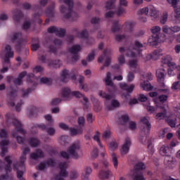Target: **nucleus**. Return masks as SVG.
Here are the masks:
<instances>
[{
    "label": "nucleus",
    "instance_id": "obj_45",
    "mask_svg": "<svg viewBox=\"0 0 180 180\" xmlns=\"http://www.w3.org/2000/svg\"><path fill=\"white\" fill-rule=\"evenodd\" d=\"M47 4H49V0H39V5H34L32 8L34 10L41 9V8H44Z\"/></svg>",
    "mask_w": 180,
    "mask_h": 180
},
{
    "label": "nucleus",
    "instance_id": "obj_34",
    "mask_svg": "<svg viewBox=\"0 0 180 180\" xmlns=\"http://www.w3.org/2000/svg\"><path fill=\"white\" fill-rule=\"evenodd\" d=\"M27 75V72L26 71L20 73L18 78L13 80V83L15 84V85H22V84L23 83V78H25Z\"/></svg>",
    "mask_w": 180,
    "mask_h": 180
},
{
    "label": "nucleus",
    "instance_id": "obj_17",
    "mask_svg": "<svg viewBox=\"0 0 180 180\" xmlns=\"http://www.w3.org/2000/svg\"><path fill=\"white\" fill-rule=\"evenodd\" d=\"M48 33L54 34L59 37H63L65 34V30L62 28H58L56 26L49 27L48 28Z\"/></svg>",
    "mask_w": 180,
    "mask_h": 180
},
{
    "label": "nucleus",
    "instance_id": "obj_20",
    "mask_svg": "<svg viewBox=\"0 0 180 180\" xmlns=\"http://www.w3.org/2000/svg\"><path fill=\"white\" fill-rule=\"evenodd\" d=\"M53 44H54V46L51 45L49 46V51L50 53H53L54 54H56V53H57V49H60V47L63 46V41L59 39H54L53 40Z\"/></svg>",
    "mask_w": 180,
    "mask_h": 180
},
{
    "label": "nucleus",
    "instance_id": "obj_3",
    "mask_svg": "<svg viewBox=\"0 0 180 180\" xmlns=\"http://www.w3.org/2000/svg\"><path fill=\"white\" fill-rule=\"evenodd\" d=\"M155 119L158 120V122H160V120H163V119H166V122L168 123L170 127H175L176 125V118H175L174 115L167 117V110L164 108L161 112L156 114Z\"/></svg>",
    "mask_w": 180,
    "mask_h": 180
},
{
    "label": "nucleus",
    "instance_id": "obj_36",
    "mask_svg": "<svg viewBox=\"0 0 180 180\" xmlns=\"http://www.w3.org/2000/svg\"><path fill=\"white\" fill-rule=\"evenodd\" d=\"M22 155L20 157V162H25L26 161V155L30 153V148L22 146L21 148Z\"/></svg>",
    "mask_w": 180,
    "mask_h": 180
},
{
    "label": "nucleus",
    "instance_id": "obj_31",
    "mask_svg": "<svg viewBox=\"0 0 180 180\" xmlns=\"http://www.w3.org/2000/svg\"><path fill=\"white\" fill-rule=\"evenodd\" d=\"M120 87L121 88V89H122V91H126V92L127 93V95H129V94H131V92L134 91V85L133 84L129 85L126 83H121L120 84Z\"/></svg>",
    "mask_w": 180,
    "mask_h": 180
},
{
    "label": "nucleus",
    "instance_id": "obj_60",
    "mask_svg": "<svg viewBox=\"0 0 180 180\" xmlns=\"http://www.w3.org/2000/svg\"><path fill=\"white\" fill-rule=\"evenodd\" d=\"M124 13H126V8L122 6H118L116 11V14L117 15V16H122Z\"/></svg>",
    "mask_w": 180,
    "mask_h": 180
},
{
    "label": "nucleus",
    "instance_id": "obj_24",
    "mask_svg": "<svg viewBox=\"0 0 180 180\" xmlns=\"http://www.w3.org/2000/svg\"><path fill=\"white\" fill-rule=\"evenodd\" d=\"M61 96L64 101H71L72 99V91L68 87H65L62 89Z\"/></svg>",
    "mask_w": 180,
    "mask_h": 180
},
{
    "label": "nucleus",
    "instance_id": "obj_53",
    "mask_svg": "<svg viewBox=\"0 0 180 180\" xmlns=\"http://www.w3.org/2000/svg\"><path fill=\"white\" fill-rule=\"evenodd\" d=\"M30 117H34L37 116V109L34 106H31L29 110Z\"/></svg>",
    "mask_w": 180,
    "mask_h": 180
},
{
    "label": "nucleus",
    "instance_id": "obj_29",
    "mask_svg": "<svg viewBox=\"0 0 180 180\" xmlns=\"http://www.w3.org/2000/svg\"><path fill=\"white\" fill-rule=\"evenodd\" d=\"M144 50V45L139 41H136V57L140 58L143 57V51Z\"/></svg>",
    "mask_w": 180,
    "mask_h": 180
},
{
    "label": "nucleus",
    "instance_id": "obj_63",
    "mask_svg": "<svg viewBox=\"0 0 180 180\" xmlns=\"http://www.w3.org/2000/svg\"><path fill=\"white\" fill-rule=\"evenodd\" d=\"M174 13L176 14L174 15L175 19H179L180 18V6H176L174 7Z\"/></svg>",
    "mask_w": 180,
    "mask_h": 180
},
{
    "label": "nucleus",
    "instance_id": "obj_18",
    "mask_svg": "<svg viewBox=\"0 0 180 180\" xmlns=\"http://www.w3.org/2000/svg\"><path fill=\"white\" fill-rule=\"evenodd\" d=\"M141 122L142 124H144L146 126L145 128H143V133L145 134H148L150 133V131L151 130V123H150V117H143L141 119Z\"/></svg>",
    "mask_w": 180,
    "mask_h": 180
},
{
    "label": "nucleus",
    "instance_id": "obj_28",
    "mask_svg": "<svg viewBox=\"0 0 180 180\" xmlns=\"http://www.w3.org/2000/svg\"><path fill=\"white\" fill-rule=\"evenodd\" d=\"M140 88L141 89L146 91V92H149V91H153V89H154V86L151 85V84L149 83V82L141 80Z\"/></svg>",
    "mask_w": 180,
    "mask_h": 180
},
{
    "label": "nucleus",
    "instance_id": "obj_1",
    "mask_svg": "<svg viewBox=\"0 0 180 180\" xmlns=\"http://www.w3.org/2000/svg\"><path fill=\"white\" fill-rule=\"evenodd\" d=\"M6 123L8 127L14 126L15 130L11 132L12 137H15L18 144H23L25 138L18 136V133L26 134V131L22 128V123L16 119V117L12 114L6 115Z\"/></svg>",
    "mask_w": 180,
    "mask_h": 180
},
{
    "label": "nucleus",
    "instance_id": "obj_27",
    "mask_svg": "<svg viewBox=\"0 0 180 180\" xmlns=\"http://www.w3.org/2000/svg\"><path fill=\"white\" fill-rule=\"evenodd\" d=\"M129 120L130 117H129L128 114L122 115L119 119V124L127 129Z\"/></svg>",
    "mask_w": 180,
    "mask_h": 180
},
{
    "label": "nucleus",
    "instance_id": "obj_38",
    "mask_svg": "<svg viewBox=\"0 0 180 180\" xmlns=\"http://www.w3.org/2000/svg\"><path fill=\"white\" fill-rule=\"evenodd\" d=\"M149 13L150 16L153 19H157L160 16V11L154 6H149Z\"/></svg>",
    "mask_w": 180,
    "mask_h": 180
},
{
    "label": "nucleus",
    "instance_id": "obj_50",
    "mask_svg": "<svg viewBox=\"0 0 180 180\" xmlns=\"http://www.w3.org/2000/svg\"><path fill=\"white\" fill-rule=\"evenodd\" d=\"M128 176L129 179L136 180V165H134V168L131 169L128 172Z\"/></svg>",
    "mask_w": 180,
    "mask_h": 180
},
{
    "label": "nucleus",
    "instance_id": "obj_40",
    "mask_svg": "<svg viewBox=\"0 0 180 180\" xmlns=\"http://www.w3.org/2000/svg\"><path fill=\"white\" fill-rule=\"evenodd\" d=\"M98 95L103 99H105L107 101H112V99H114L115 95L113 94H109L103 91H98Z\"/></svg>",
    "mask_w": 180,
    "mask_h": 180
},
{
    "label": "nucleus",
    "instance_id": "obj_32",
    "mask_svg": "<svg viewBox=\"0 0 180 180\" xmlns=\"http://www.w3.org/2000/svg\"><path fill=\"white\" fill-rule=\"evenodd\" d=\"M8 103L10 106H15V103L13 102V99L18 96V91L12 89L11 91L8 94Z\"/></svg>",
    "mask_w": 180,
    "mask_h": 180
},
{
    "label": "nucleus",
    "instance_id": "obj_62",
    "mask_svg": "<svg viewBox=\"0 0 180 180\" xmlns=\"http://www.w3.org/2000/svg\"><path fill=\"white\" fill-rule=\"evenodd\" d=\"M95 58V50H93L90 53H89L86 60L89 61V63H91V61H93Z\"/></svg>",
    "mask_w": 180,
    "mask_h": 180
},
{
    "label": "nucleus",
    "instance_id": "obj_2",
    "mask_svg": "<svg viewBox=\"0 0 180 180\" xmlns=\"http://www.w3.org/2000/svg\"><path fill=\"white\" fill-rule=\"evenodd\" d=\"M62 4L59 8L60 13H62L65 19H69V20H77L78 18V14L75 13L72 8H74V1L73 0H59Z\"/></svg>",
    "mask_w": 180,
    "mask_h": 180
},
{
    "label": "nucleus",
    "instance_id": "obj_30",
    "mask_svg": "<svg viewBox=\"0 0 180 180\" xmlns=\"http://www.w3.org/2000/svg\"><path fill=\"white\" fill-rule=\"evenodd\" d=\"M144 50V45L139 41H136V57L140 58L143 57V51Z\"/></svg>",
    "mask_w": 180,
    "mask_h": 180
},
{
    "label": "nucleus",
    "instance_id": "obj_64",
    "mask_svg": "<svg viewBox=\"0 0 180 180\" xmlns=\"http://www.w3.org/2000/svg\"><path fill=\"white\" fill-rule=\"evenodd\" d=\"M171 32L172 33H179L180 26L179 25L171 26Z\"/></svg>",
    "mask_w": 180,
    "mask_h": 180
},
{
    "label": "nucleus",
    "instance_id": "obj_58",
    "mask_svg": "<svg viewBox=\"0 0 180 180\" xmlns=\"http://www.w3.org/2000/svg\"><path fill=\"white\" fill-rule=\"evenodd\" d=\"M149 7H143L139 9L137 12V15H148Z\"/></svg>",
    "mask_w": 180,
    "mask_h": 180
},
{
    "label": "nucleus",
    "instance_id": "obj_5",
    "mask_svg": "<svg viewBox=\"0 0 180 180\" xmlns=\"http://www.w3.org/2000/svg\"><path fill=\"white\" fill-rule=\"evenodd\" d=\"M8 132L5 129H1L0 131V139H4V140L0 141V146H1V155L5 157V154L8 153V148L5 146L9 144V140H8Z\"/></svg>",
    "mask_w": 180,
    "mask_h": 180
},
{
    "label": "nucleus",
    "instance_id": "obj_59",
    "mask_svg": "<svg viewBox=\"0 0 180 180\" xmlns=\"http://www.w3.org/2000/svg\"><path fill=\"white\" fill-rule=\"evenodd\" d=\"M30 144L32 147H37L40 144V141L37 139L32 138L30 139Z\"/></svg>",
    "mask_w": 180,
    "mask_h": 180
},
{
    "label": "nucleus",
    "instance_id": "obj_11",
    "mask_svg": "<svg viewBox=\"0 0 180 180\" xmlns=\"http://www.w3.org/2000/svg\"><path fill=\"white\" fill-rule=\"evenodd\" d=\"M111 75L110 72H108L106 73L105 77L103 79V82H105V85L107 86H109L107 89L108 92H115L117 89L116 88V85L113 83V81H112V79H110Z\"/></svg>",
    "mask_w": 180,
    "mask_h": 180
},
{
    "label": "nucleus",
    "instance_id": "obj_61",
    "mask_svg": "<svg viewBox=\"0 0 180 180\" xmlns=\"http://www.w3.org/2000/svg\"><path fill=\"white\" fill-rule=\"evenodd\" d=\"M167 20H168V13L165 12L162 15V17L160 18V23L162 25H165Z\"/></svg>",
    "mask_w": 180,
    "mask_h": 180
},
{
    "label": "nucleus",
    "instance_id": "obj_12",
    "mask_svg": "<svg viewBox=\"0 0 180 180\" xmlns=\"http://www.w3.org/2000/svg\"><path fill=\"white\" fill-rule=\"evenodd\" d=\"M146 169V165L141 162H139L136 165V180H146L144 176H143V171Z\"/></svg>",
    "mask_w": 180,
    "mask_h": 180
},
{
    "label": "nucleus",
    "instance_id": "obj_57",
    "mask_svg": "<svg viewBox=\"0 0 180 180\" xmlns=\"http://www.w3.org/2000/svg\"><path fill=\"white\" fill-rule=\"evenodd\" d=\"M115 2L116 0H109L105 3L106 9H113L115 8Z\"/></svg>",
    "mask_w": 180,
    "mask_h": 180
},
{
    "label": "nucleus",
    "instance_id": "obj_22",
    "mask_svg": "<svg viewBox=\"0 0 180 180\" xmlns=\"http://www.w3.org/2000/svg\"><path fill=\"white\" fill-rule=\"evenodd\" d=\"M56 8V2L52 1L49 6H48L45 10L46 15L48 18H54V15L56 13V11L54 8Z\"/></svg>",
    "mask_w": 180,
    "mask_h": 180
},
{
    "label": "nucleus",
    "instance_id": "obj_42",
    "mask_svg": "<svg viewBox=\"0 0 180 180\" xmlns=\"http://www.w3.org/2000/svg\"><path fill=\"white\" fill-rule=\"evenodd\" d=\"M68 77H70V72L66 69L62 70L60 77L61 82H68Z\"/></svg>",
    "mask_w": 180,
    "mask_h": 180
},
{
    "label": "nucleus",
    "instance_id": "obj_35",
    "mask_svg": "<svg viewBox=\"0 0 180 180\" xmlns=\"http://www.w3.org/2000/svg\"><path fill=\"white\" fill-rule=\"evenodd\" d=\"M30 157L32 160H39L44 157V153L41 149H37L35 153L30 154Z\"/></svg>",
    "mask_w": 180,
    "mask_h": 180
},
{
    "label": "nucleus",
    "instance_id": "obj_15",
    "mask_svg": "<svg viewBox=\"0 0 180 180\" xmlns=\"http://www.w3.org/2000/svg\"><path fill=\"white\" fill-rule=\"evenodd\" d=\"M34 127H37L38 129H41V130L46 131L49 136H54V134H56V129L49 127V125L44 124H36Z\"/></svg>",
    "mask_w": 180,
    "mask_h": 180
},
{
    "label": "nucleus",
    "instance_id": "obj_10",
    "mask_svg": "<svg viewBox=\"0 0 180 180\" xmlns=\"http://www.w3.org/2000/svg\"><path fill=\"white\" fill-rule=\"evenodd\" d=\"M79 150H81V145L79 144V142H76L69 147L68 151L73 160H78V158H79V155H78V151H79Z\"/></svg>",
    "mask_w": 180,
    "mask_h": 180
},
{
    "label": "nucleus",
    "instance_id": "obj_46",
    "mask_svg": "<svg viewBox=\"0 0 180 180\" xmlns=\"http://www.w3.org/2000/svg\"><path fill=\"white\" fill-rule=\"evenodd\" d=\"M22 18H23V13H22V11H20V10L16 9L14 11L13 15L14 20H15L16 22H19L22 19Z\"/></svg>",
    "mask_w": 180,
    "mask_h": 180
},
{
    "label": "nucleus",
    "instance_id": "obj_25",
    "mask_svg": "<svg viewBox=\"0 0 180 180\" xmlns=\"http://www.w3.org/2000/svg\"><path fill=\"white\" fill-rule=\"evenodd\" d=\"M165 42V39H162L160 37H157L155 35L150 36L148 39V43L150 46H157L158 43H164Z\"/></svg>",
    "mask_w": 180,
    "mask_h": 180
},
{
    "label": "nucleus",
    "instance_id": "obj_4",
    "mask_svg": "<svg viewBox=\"0 0 180 180\" xmlns=\"http://www.w3.org/2000/svg\"><path fill=\"white\" fill-rule=\"evenodd\" d=\"M162 64L167 65V67H172L173 70H175L179 72L176 76V79L180 81V65L172 62V56L171 55H166L163 56L161 59Z\"/></svg>",
    "mask_w": 180,
    "mask_h": 180
},
{
    "label": "nucleus",
    "instance_id": "obj_48",
    "mask_svg": "<svg viewBox=\"0 0 180 180\" xmlns=\"http://www.w3.org/2000/svg\"><path fill=\"white\" fill-rule=\"evenodd\" d=\"M41 84H44L45 85H51L53 84V79L49 77H41L39 79Z\"/></svg>",
    "mask_w": 180,
    "mask_h": 180
},
{
    "label": "nucleus",
    "instance_id": "obj_7",
    "mask_svg": "<svg viewBox=\"0 0 180 180\" xmlns=\"http://www.w3.org/2000/svg\"><path fill=\"white\" fill-rule=\"evenodd\" d=\"M11 158H12L11 156H6L4 158V161L7 162V165L4 167L6 174L0 176V180H13L11 176L8 175V173L12 171V160Z\"/></svg>",
    "mask_w": 180,
    "mask_h": 180
},
{
    "label": "nucleus",
    "instance_id": "obj_44",
    "mask_svg": "<svg viewBox=\"0 0 180 180\" xmlns=\"http://www.w3.org/2000/svg\"><path fill=\"white\" fill-rule=\"evenodd\" d=\"M153 75L150 72L143 73L141 75V81H153Z\"/></svg>",
    "mask_w": 180,
    "mask_h": 180
},
{
    "label": "nucleus",
    "instance_id": "obj_56",
    "mask_svg": "<svg viewBox=\"0 0 180 180\" xmlns=\"http://www.w3.org/2000/svg\"><path fill=\"white\" fill-rule=\"evenodd\" d=\"M111 157L114 167L117 169V166L119 165V160H117V157L116 156L115 153H112Z\"/></svg>",
    "mask_w": 180,
    "mask_h": 180
},
{
    "label": "nucleus",
    "instance_id": "obj_9",
    "mask_svg": "<svg viewBox=\"0 0 180 180\" xmlns=\"http://www.w3.org/2000/svg\"><path fill=\"white\" fill-rule=\"evenodd\" d=\"M161 57H162V49H158L152 51L151 53L146 54L143 57V60L145 61H150V60L157 61V60H160Z\"/></svg>",
    "mask_w": 180,
    "mask_h": 180
},
{
    "label": "nucleus",
    "instance_id": "obj_43",
    "mask_svg": "<svg viewBox=\"0 0 180 180\" xmlns=\"http://www.w3.org/2000/svg\"><path fill=\"white\" fill-rule=\"evenodd\" d=\"M143 106L145 109L147 110V112H148L149 113H154V112H155L156 110L155 107L151 105V104L150 103V101H147L146 103H144Z\"/></svg>",
    "mask_w": 180,
    "mask_h": 180
},
{
    "label": "nucleus",
    "instance_id": "obj_54",
    "mask_svg": "<svg viewBox=\"0 0 180 180\" xmlns=\"http://www.w3.org/2000/svg\"><path fill=\"white\" fill-rule=\"evenodd\" d=\"M171 89L174 91H180V81L174 82L172 84Z\"/></svg>",
    "mask_w": 180,
    "mask_h": 180
},
{
    "label": "nucleus",
    "instance_id": "obj_49",
    "mask_svg": "<svg viewBox=\"0 0 180 180\" xmlns=\"http://www.w3.org/2000/svg\"><path fill=\"white\" fill-rule=\"evenodd\" d=\"M21 92V98H28L29 97V94L32 92V89L31 88H28V89H22L20 90Z\"/></svg>",
    "mask_w": 180,
    "mask_h": 180
},
{
    "label": "nucleus",
    "instance_id": "obj_8",
    "mask_svg": "<svg viewBox=\"0 0 180 180\" xmlns=\"http://www.w3.org/2000/svg\"><path fill=\"white\" fill-rule=\"evenodd\" d=\"M58 168L60 169L59 174H58L55 180H64V178L68 176V172L67 168H68V164L65 162H61L59 163Z\"/></svg>",
    "mask_w": 180,
    "mask_h": 180
},
{
    "label": "nucleus",
    "instance_id": "obj_23",
    "mask_svg": "<svg viewBox=\"0 0 180 180\" xmlns=\"http://www.w3.org/2000/svg\"><path fill=\"white\" fill-rule=\"evenodd\" d=\"M130 146H131V141L129 138H126L124 144L122 145L120 153L122 155H126L130 150Z\"/></svg>",
    "mask_w": 180,
    "mask_h": 180
},
{
    "label": "nucleus",
    "instance_id": "obj_26",
    "mask_svg": "<svg viewBox=\"0 0 180 180\" xmlns=\"http://www.w3.org/2000/svg\"><path fill=\"white\" fill-rule=\"evenodd\" d=\"M159 153L162 157H171V148L168 145H163L159 149Z\"/></svg>",
    "mask_w": 180,
    "mask_h": 180
},
{
    "label": "nucleus",
    "instance_id": "obj_47",
    "mask_svg": "<svg viewBox=\"0 0 180 180\" xmlns=\"http://www.w3.org/2000/svg\"><path fill=\"white\" fill-rule=\"evenodd\" d=\"M109 175H110V171L101 170L98 174V178L100 179H108V178H109Z\"/></svg>",
    "mask_w": 180,
    "mask_h": 180
},
{
    "label": "nucleus",
    "instance_id": "obj_16",
    "mask_svg": "<svg viewBox=\"0 0 180 180\" xmlns=\"http://www.w3.org/2000/svg\"><path fill=\"white\" fill-rule=\"evenodd\" d=\"M176 164H178L176 160L172 156H167L165 158V165L168 169H173L176 167Z\"/></svg>",
    "mask_w": 180,
    "mask_h": 180
},
{
    "label": "nucleus",
    "instance_id": "obj_33",
    "mask_svg": "<svg viewBox=\"0 0 180 180\" xmlns=\"http://www.w3.org/2000/svg\"><path fill=\"white\" fill-rule=\"evenodd\" d=\"M127 57L134 58L136 57V44H131L127 50Z\"/></svg>",
    "mask_w": 180,
    "mask_h": 180
},
{
    "label": "nucleus",
    "instance_id": "obj_52",
    "mask_svg": "<svg viewBox=\"0 0 180 180\" xmlns=\"http://www.w3.org/2000/svg\"><path fill=\"white\" fill-rule=\"evenodd\" d=\"M124 26L126 27V30L129 32V33H131V32H133V29H134V22H126Z\"/></svg>",
    "mask_w": 180,
    "mask_h": 180
},
{
    "label": "nucleus",
    "instance_id": "obj_19",
    "mask_svg": "<svg viewBox=\"0 0 180 180\" xmlns=\"http://www.w3.org/2000/svg\"><path fill=\"white\" fill-rule=\"evenodd\" d=\"M56 162L53 159H49L44 162H41L38 165L37 168L39 171H44L47 167H54Z\"/></svg>",
    "mask_w": 180,
    "mask_h": 180
},
{
    "label": "nucleus",
    "instance_id": "obj_14",
    "mask_svg": "<svg viewBox=\"0 0 180 180\" xmlns=\"http://www.w3.org/2000/svg\"><path fill=\"white\" fill-rule=\"evenodd\" d=\"M6 55L4 58V63L8 65V67H11V58H13V51L12 47L10 45L5 46Z\"/></svg>",
    "mask_w": 180,
    "mask_h": 180
},
{
    "label": "nucleus",
    "instance_id": "obj_37",
    "mask_svg": "<svg viewBox=\"0 0 180 180\" xmlns=\"http://www.w3.org/2000/svg\"><path fill=\"white\" fill-rule=\"evenodd\" d=\"M48 66L50 67V68H60L61 67V63H60V60H48Z\"/></svg>",
    "mask_w": 180,
    "mask_h": 180
},
{
    "label": "nucleus",
    "instance_id": "obj_6",
    "mask_svg": "<svg viewBox=\"0 0 180 180\" xmlns=\"http://www.w3.org/2000/svg\"><path fill=\"white\" fill-rule=\"evenodd\" d=\"M10 39L13 43H15L16 40H19L17 44H15V50L18 51V53H20L22 51V49L23 47H25V43H23V40L22 39V33L20 32H16L13 34Z\"/></svg>",
    "mask_w": 180,
    "mask_h": 180
},
{
    "label": "nucleus",
    "instance_id": "obj_21",
    "mask_svg": "<svg viewBox=\"0 0 180 180\" xmlns=\"http://www.w3.org/2000/svg\"><path fill=\"white\" fill-rule=\"evenodd\" d=\"M165 75H167V71L164 68L160 67L156 70V77L158 82H164L165 81Z\"/></svg>",
    "mask_w": 180,
    "mask_h": 180
},
{
    "label": "nucleus",
    "instance_id": "obj_13",
    "mask_svg": "<svg viewBox=\"0 0 180 180\" xmlns=\"http://www.w3.org/2000/svg\"><path fill=\"white\" fill-rule=\"evenodd\" d=\"M69 51L72 54V63H77V61L79 60V56H78V52L81 51V46L73 45L71 48L69 49Z\"/></svg>",
    "mask_w": 180,
    "mask_h": 180
},
{
    "label": "nucleus",
    "instance_id": "obj_41",
    "mask_svg": "<svg viewBox=\"0 0 180 180\" xmlns=\"http://www.w3.org/2000/svg\"><path fill=\"white\" fill-rule=\"evenodd\" d=\"M160 84L158 91L162 94H169V86L166 85L164 82H161Z\"/></svg>",
    "mask_w": 180,
    "mask_h": 180
},
{
    "label": "nucleus",
    "instance_id": "obj_51",
    "mask_svg": "<svg viewBox=\"0 0 180 180\" xmlns=\"http://www.w3.org/2000/svg\"><path fill=\"white\" fill-rule=\"evenodd\" d=\"M111 32H112V33H116V32H120V26L119 25V22L117 21L112 22V27L111 28Z\"/></svg>",
    "mask_w": 180,
    "mask_h": 180
},
{
    "label": "nucleus",
    "instance_id": "obj_39",
    "mask_svg": "<svg viewBox=\"0 0 180 180\" xmlns=\"http://www.w3.org/2000/svg\"><path fill=\"white\" fill-rule=\"evenodd\" d=\"M150 33L153 36H156L158 37H160V35L161 34V27L158 25H154L150 27Z\"/></svg>",
    "mask_w": 180,
    "mask_h": 180
},
{
    "label": "nucleus",
    "instance_id": "obj_55",
    "mask_svg": "<svg viewBox=\"0 0 180 180\" xmlns=\"http://www.w3.org/2000/svg\"><path fill=\"white\" fill-rule=\"evenodd\" d=\"M84 172L85 174L83 175V179L86 180L88 179V176H89V174H92V168H91V167H86V168H84Z\"/></svg>",
    "mask_w": 180,
    "mask_h": 180
}]
</instances>
